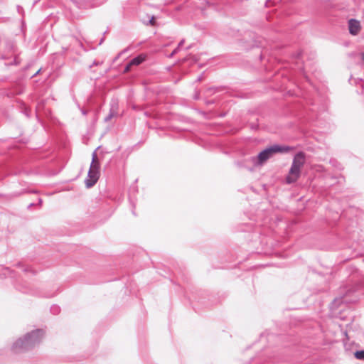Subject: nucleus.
I'll list each match as a JSON object with an SVG mask.
<instances>
[{
	"label": "nucleus",
	"mask_w": 364,
	"mask_h": 364,
	"mask_svg": "<svg viewBox=\"0 0 364 364\" xmlns=\"http://www.w3.org/2000/svg\"><path fill=\"white\" fill-rule=\"evenodd\" d=\"M46 331L43 328L33 329L19 337L11 347L14 353H23L33 350L43 340Z\"/></svg>",
	"instance_id": "f257e3e1"
},
{
	"label": "nucleus",
	"mask_w": 364,
	"mask_h": 364,
	"mask_svg": "<svg viewBox=\"0 0 364 364\" xmlns=\"http://www.w3.org/2000/svg\"><path fill=\"white\" fill-rule=\"evenodd\" d=\"M305 159L306 154L302 151L294 155L289 174L285 179L287 184H291L299 179L301 175V168L304 166Z\"/></svg>",
	"instance_id": "f03ea898"
},
{
	"label": "nucleus",
	"mask_w": 364,
	"mask_h": 364,
	"mask_svg": "<svg viewBox=\"0 0 364 364\" xmlns=\"http://www.w3.org/2000/svg\"><path fill=\"white\" fill-rule=\"evenodd\" d=\"M212 299H213V296L210 295L208 291L199 290L196 292L195 294H193L192 298H189V300L191 304H193V302L195 301L201 306L208 307L214 304V301Z\"/></svg>",
	"instance_id": "7ed1b4c3"
},
{
	"label": "nucleus",
	"mask_w": 364,
	"mask_h": 364,
	"mask_svg": "<svg viewBox=\"0 0 364 364\" xmlns=\"http://www.w3.org/2000/svg\"><path fill=\"white\" fill-rule=\"evenodd\" d=\"M100 164H90L87 178L85 179V184L87 188L94 186L97 182L100 173Z\"/></svg>",
	"instance_id": "20e7f679"
},
{
	"label": "nucleus",
	"mask_w": 364,
	"mask_h": 364,
	"mask_svg": "<svg viewBox=\"0 0 364 364\" xmlns=\"http://www.w3.org/2000/svg\"><path fill=\"white\" fill-rule=\"evenodd\" d=\"M239 231L248 233V235L245 237L249 242H257L259 237V231L255 229L252 223L242 224L239 227Z\"/></svg>",
	"instance_id": "39448f33"
},
{
	"label": "nucleus",
	"mask_w": 364,
	"mask_h": 364,
	"mask_svg": "<svg viewBox=\"0 0 364 364\" xmlns=\"http://www.w3.org/2000/svg\"><path fill=\"white\" fill-rule=\"evenodd\" d=\"M271 158L269 152L264 148L257 156H252L251 161L255 167H258L263 166Z\"/></svg>",
	"instance_id": "423d86ee"
},
{
	"label": "nucleus",
	"mask_w": 364,
	"mask_h": 364,
	"mask_svg": "<svg viewBox=\"0 0 364 364\" xmlns=\"http://www.w3.org/2000/svg\"><path fill=\"white\" fill-rule=\"evenodd\" d=\"M266 149L269 152L271 157H272L274 154H277L288 153L293 149V147L284 144H274L267 146Z\"/></svg>",
	"instance_id": "0eeeda50"
},
{
	"label": "nucleus",
	"mask_w": 364,
	"mask_h": 364,
	"mask_svg": "<svg viewBox=\"0 0 364 364\" xmlns=\"http://www.w3.org/2000/svg\"><path fill=\"white\" fill-rule=\"evenodd\" d=\"M14 287L18 291L23 294H28L38 296H42L41 294L38 290L33 289L26 282H16L14 284Z\"/></svg>",
	"instance_id": "6e6552de"
},
{
	"label": "nucleus",
	"mask_w": 364,
	"mask_h": 364,
	"mask_svg": "<svg viewBox=\"0 0 364 364\" xmlns=\"http://www.w3.org/2000/svg\"><path fill=\"white\" fill-rule=\"evenodd\" d=\"M77 9H87L93 6H96L98 3L97 0H70Z\"/></svg>",
	"instance_id": "1a4fd4ad"
},
{
	"label": "nucleus",
	"mask_w": 364,
	"mask_h": 364,
	"mask_svg": "<svg viewBox=\"0 0 364 364\" xmlns=\"http://www.w3.org/2000/svg\"><path fill=\"white\" fill-rule=\"evenodd\" d=\"M348 24L350 34L356 36L361 28L360 21L355 18H350L348 20Z\"/></svg>",
	"instance_id": "9d476101"
},
{
	"label": "nucleus",
	"mask_w": 364,
	"mask_h": 364,
	"mask_svg": "<svg viewBox=\"0 0 364 364\" xmlns=\"http://www.w3.org/2000/svg\"><path fill=\"white\" fill-rule=\"evenodd\" d=\"M343 304V297H336L329 304V309L331 311H337Z\"/></svg>",
	"instance_id": "9b49d317"
},
{
	"label": "nucleus",
	"mask_w": 364,
	"mask_h": 364,
	"mask_svg": "<svg viewBox=\"0 0 364 364\" xmlns=\"http://www.w3.org/2000/svg\"><path fill=\"white\" fill-rule=\"evenodd\" d=\"M146 55L144 54H140L136 55V57L133 58L129 63L132 64V65H139L143 62L146 60Z\"/></svg>",
	"instance_id": "f8f14e48"
},
{
	"label": "nucleus",
	"mask_w": 364,
	"mask_h": 364,
	"mask_svg": "<svg viewBox=\"0 0 364 364\" xmlns=\"http://www.w3.org/2000/svg\"><path fill=\"white\" fill-rule=\"evenodd\" d=\"M21 58H19L18 55H16L13 59L12 61L9 62V63H5V66L8 67V66H12V65H18L21 64Z\"/></svg>",
	"instance_id": "ddd939ff"
},
{
	"label": "nucleus",
	"mask_w": 364,
	"mask_h": 364,
	"mask_svg": "<svg viewBox=\"0 0 364 364\" xmlns=\"http://www.w3.org/2000/svg\"><path fill=\"white\" fill-rule=\"evenodd\" d=\"M353 355L357 360H364V349L355 351Z\"/></svg>",
	"instance_id": "4468645a"
},
{
	"label": "nucleus",
	"mask_w": 364,
	"mask_h": 364,
	"mask_svg": "<svg viewBox=\"0 0 364 364\" xmlns=\"http://www.w3.org/2000/svg\"><path fill=\"white\" fill-rule=\"evenodd\" d=\"M100 148V146H98L92 153V161H91V163L90 164H100V161L97 159V150L99 149Z\"/></svg>",
	"instance_id": "2eb2a0df"
},
{
	"label": "nucleus",
	"mask_w": 364,
	"mask_h": 364,
	"mask_svg": "<svg viewBox=\"0 0 364 364\" xmlns=\"http://www.w3.org/2000/svg\"><path fill=\"white\" fill-rule=\"evenodd\" d=\"M50 311L53 315H58L60 312V308L56 304H53L50 306Z\"/></svg>",
	"instance_id": "dca6fc26"
},
{
	"label": "nucleus",
	"mask_w": 364,
	"mask_h": 364,
	"mask_svg": "<svg viewBox=\"0 0 364 364\" xmlns=\"http://www.w3.org/2000/svg\"><path fill=\"white\" fill-rule=\"evenodd\" d=\"M114 111L113 110L112 107L109 110V114L104 119V121L105 122H109V120H111V119L114 116Z\"/></svg>",
	"instance_id": "f3484780"
},
{
	"label": "nucleus",
	"mask_w": 364,
	"mask_h": 364,
	"mask_svg": "<svg viewBox=\"0 0 364 364\" xmlns=\"http://www.w3.org/2000/svg\"><path fill=\"white\" fill-rule=\"evenodd\" d=\"M249 126L250 128L253 131H257L259 129V124L257 122H252Z\"/></svg>",
	"instance_id": "a211bd4d"
},
{
	"label": "nucleus",
	"mask_w": 364,
	"mask_h": 364,
	"mask_svg": "<svg viewBox=\"0 0 364 364\" xmlns=\"http://www.w3.org/2000/svg\"><path fill=\"white\" fill-rule=\"evenodd\" d=\"M156 23V18L154 16H151V17L149 18L147 23H146V25H151V26H155Z\"/></svg>",
	"instance_id": "6ab92c4d"
},
{
	"label": "nucleus",
	"mask_w": 364,
	"mask_h": 364,
	"mask_svg": "<svg viewBox=\"0 0 364 364\" xmlns=\"http://www.w3.org/2000/svg\"><path fill=\"white\" fill-rule=\"evenodd\" d=\"M302 55V51L301 50H297L292 53V57L295 59H299Z\"/></svg>",
	"instance_id": "aec40b11"
},
{
	"label": "nucleus",
	"mask_w": 364,
	"mask_h": 364,
	"mask_svg": "<svg viewBox=\"0 0 364 364\" xmlns=\"http://www.w3.org/2000/svg\"><path fill=\"white\" fill-rule=\"evenodd\" d=\"M129 203H130L131 206H132V214L134 215H136V213H135V210H134L135 207H136V204H135V203L133 201V200L131 198H129Z\"/></svg>",
	"instance_id": "412c9836"
},
{
	"label": "nucleus",
	"mask_w": 364,
	"mask_h": 364,
	"mask_svg": "<svg viewBox=\"0 0 364 364\" xmlns=\"http://www.w3.org/2000/svg\"><path fill=\"white\" fill-rule=\"evenodd\" d=\"M132 64L129 62L124 68L123 73H127L131 70Z\"/></svg>",
	"instance_id": "4be33fe9"
},
{
	"label": "nucleus",
	"mask_w": 364,
	"mask_h": 364,
	"mask_svg": "<svg viewBox=\"0 0 364 364\" xmlns=\"http://www.w3.org/2000/svg\"><path fill=\"white\" fill-rule=\"evenodd\" d=\"M218 91H219V88L218 87H208L206 90V92L208 93H213V92H218Z\"/></svg>",
	"instance_id": "5701e85b"
},
{
	"label": "nucleus",
	"mask_w": 364,
	"mask_h": 364,
	"mask_svg": "<svg viewBox=\"0 0 364 364\" xmlns=\"http://www.w3.org/2000/svg\"><path fill=\"white\" fill-rule=\"evenodd\" d=\"M5 275H9L11 277H14V271L10 269L9 268L6 269V273H4Z\"/></svg>",
	"instance_id": "b1692460"
},
{
	"label": "nucleus",
	"mask_w": 364,
	"mask_h": 364,
	"mask_svg": "<svg viewBox=\"0 0 364 364\" xmlns=\"http://www.w3.org/2000/svg\"><path fill=\"white\" fill-rule=\"evenodd\" d=\"M33 65V62H31V63H28L25 67H23L22 68V71L23 72H26V70H28L30 68H31Z\"/></svg>",
	"instance_id": "393cba45"
},
{
	"label": "nucleus",
	"mask_w": 364,
	"mask_h": 364,
	"mask_svg": "<svg viewBox=\"0 0 364 364\" xmlns=\"http://www.w3.org/2000/svg\"><path fill=\"white\" fill-rule=\"evenodd\" d=\"M178 48H176L168 55V58H173L178 52Z\"/></svg>",
	"instance_id": "a878e982"
},
{
	"label": "nucleus",
	"mask_w": 364,
	"mask_h": 364,
	"mask_svg": "<svg viewBox=\"0 0 364 364\" xmlns=\"http://www.w3.org/2000/svg\"><path fill=\"white\" fill-rule=\"evenodd\" d=\"M281 338L282 340H288V341H290L291 342L293 341V338L290 336H287V335H284V336H281Z\"/></svg>",
	"instance_id": "bb28decb"
},
{
	"label": "nucleus",
	"mask_w": 364,
	"mask_h": 364,
	"mask_svg": "<svg viewBox=\"0 0 364 364\" xmlns=\"http://www.w3.org/2000/svg\"><path fill=\"white\" fill-rule=\"evenodd\" d=\"M23 271L24 272H31L33 274H36V272L32 270V269H30V268L28 267H24L23 268Z\"/></svg>",
	"instance_id": "cd10ccee"
},
{
	"label": "nucleus",
	"mask_w": 364,
	"mask_h": 364,
	"mask_svg": "<svg viewBox=\"0 0 364 364\" xmlns=\"http://www.w3.org/2000/svg\"><path fill=\"white\" fill-rule=\"evenodd\" d=\"M215 101L214 100H205V103L207 105H210L215 104Z\"/></svg>",
	"instance_id": "c85d7f7f"
},
{
	"label": "nucleus",
	"mask_w": 364,
	"mask_h": 364,
	"mask_svg": "<svg viewBox=\"0 0 364 364\" xmlns=\"http://www.w3.org/2000/svg\"><path fill=\"white\" fill-rule=\"evenodd\" d=\"M100 64H102V62H99V61H97V60H95L93 61L92 64V65H90L89 66V68H92V66H94V65L97 66V65H100Z\"/></svg>",
	"instance_id": "c756f323"
},
{
	"label": "nucleus",
	"mask_w": 364,
	"mask_h": 364,
	"mask_svg": "<svg viewBox=\"0 0 364 364\" xmlns=\"http://www.w3.org/2000/svg\"><path fill=\"white\" fill-rule=\"evenodd\" d=\"M23 113L28 117L29 118L31 117V111L28 109H25L23 112Z\"/></svg>",
	"instance_id": "7c9ffc66"
},
{
	"label": "nucleus",
	"mask_w": 364,
	"mask_h": 364,
	"mask_svg": "<svg viewBox=\"0 0 364 364\" xmlns=\"http://www.w3.org/2000/svg\"><path fill=\"white\" fill-rule=\"evenodd\" d=\"M235 165L239 167V168H242L244 167V164H243V162L242 161H237L235 162Z\"/></svg>",
	"instance_id": "2f4dec72"
},
{
	"label": "nucleus",
	"mask_w": 364,
	"mask_h": 364,
	"mask_svg": "<svg viewBox=\"0 0 364 364\" xmlns=\"http://www.w3.org/2000/svg\"><path fill=\"white\" fill-rule=\"evenodd\" d=\"M41 70H42V68H39L34 74H33L30 77V78L31 79V78H33V77H36L38 75H39L41 73Z\"/></svg>",
	"instance_id": "473e14b6"
},
{
	"label": "nucleus",
	"mask_w": 364,
	"mask_h": 364,
	"mask_svg": "<svg viewBox=\"0 0 364 364\" xmlns=\"http://www.w3.org/2000/svg\"><path fill=\"white\" fill-rule=\"evenodd\" d=\"M358 55L360 57L361 63H364V52L359 53Z\"/></svg>",
	"instance_id": "72a5a7b5"
},
{
	"label": "nucleus",
	"mask_w": 364,
	"mask_h": 364,
	"mask_svg": "<svg viewBox=\"0 0 364 364\" xmlns=\"http://www.w3.org/2000/svg\"><path fill=\"white\" fill-rule=\"evenodd\" d=\"M78 107H79V109H80V112H81L82 114H83V115H85H85H87V111L85 109H84V108H82V107H80V106H78Z\"/></svg>",
	"instance_id": "f704fd0d"
},
{
	"label": "nucleus",
	"mask_w": 364,
	"mask_h": 364,
	"mask_svg": "<svg viewBox=\"0 0 364 364\" xmlns=\"http://www.w3.org/2000/svg\"><path fill=\"white\" fill-rule=\"evenodd\" d=\"M185 43V40L182 39L180 41V42L178 44V46L176 48H178V50L180 49V47L182 46Z\"/></svg>",
	"instance_id": "c9c22d12"
},
{
	"label": "nucleus",
	"mask_w": 364,
	"mask_h": 364,
	"mask_svg": "<svg viewBox=\"0 0 364 364\" xmlns=\"http://www.w3.org/2000/svg\"><path fill=\"white\" fill-rule=\"evenodd\" d=\"M129 50V47H127V48H126L123 49L120 53H119V55H122V54H124V53H127Z\"/></svg>",
	"instance_id": "e433bc0d"
},
{
	"label": "nucleus",
	"mask_w": 364,
	"mask_h": 364,
	"mask_svg": "<svg viewBox=\"0 0 364 364\" xmlns=\"http://www.w3.org/2000/svg\"><path fill=\"white\" fill-rule=\"evenodd\" d=\"M17 11L18 13H21V12H23V9L21 6H17Z\"/></svg>",
	"instance_id": "4c0bfd02"
},
{
	"label": "nucleus",
	"mask_w": 364,
	"mask_h": 364,
	"mask_svg": "<svg viewBox=\"0 0 364 364\" xmlns=\"http://www.w3.org/2000/svg\"><path fill=\"white\" fill-rule=\"evenodd\" d=\"M193 99L196 100H199L200 99V94L199 93H196L194 95Z\"/></svg>",
	"instance_id": "58836bf2"
},
{
	"label": "nucleus",
	"mask_w": 364,
	"mask_h": 364,
	"mask_svg": "<svg viewBox=\"0 0 364 364\" xmlns=\"http://www.w3.org/2000/svg\"><path fill=\"white\" fill-rule=\"evenodd\" d=\"M203 73H202L200 75H199V76L198 77V78L196 79V82H200V81H201V80H202V79H203Z\"/></svg>",
	"instance_id": "ea45409f"
},
{
	"label": "nucleus",
	"mask_w": 364,
	"mask_h": 364,
	"mask_svg": "<svg viewBox=\"0 0 364 364\" xmlns=\"http://www.w3.org/2000/svg\"><path fill=\"white\" fill-rule=\"evenodd\" d=\"M33 205H35V203H30V204L28 205L27 208H28V209H30V208H32Z\"/></svg>",
	"instance_id": "a19ab883"
},
{
	"label": "nucleus",
	"mask_w": 364,
	"mask_h": 364,
	"mask_svg": "<svg viewBox=\"0 0 364 364\" xmlns=\"http://www.w3.org/2000/svg\"><path fill=\"white\" fill-rule=\"evenodd\" d=\"M16 266H17V267H23V264H22V263H21V262H18V263L16 264Z\"/></svg>",
	"instance_id": "79ce46f5"
},
{
	"label": "nucleus",
	"mask_w": 364,
	"mask_h": 364,
	"mask_svg": "<svg viewBox=\"0 0 364 364\" xmlns=\"http://www.w3.org/2000/svg\"><path fill=\"white\" fill-rule=\"evenodd\" d=\"M254 360H255L254 357L251 358L247 364H251L253 362Z\"/></svg>",
	"instance_id": "37998d69"
},
{
	"label": "nucleus",
	"mask_w": 364,
	"mask_h": 364,
	"mask_svg": "<svg viewBox=\"0 0 364 364\" xmlns=\"http://www.w3.org/2000/svg\"><path fill=\"white\" fill-rule=\"evenodd\" d=\"M291 346V344H286V343H284V348H289V347H290Z\"/></svg>",
	"instance_id": "c03bdc74"
},
{
	"label": "nucleus",
	"mask_w": 364,
	"mask_h": 364,
	"mask_svg": "<svg viewBox=\"0 0 364 364\" xmlns=\"http://www.w3.org/2000/svg\"><path fill=\"white\" fill-rule=\"evenodd\" d=\"M191 48H192V45H190V46H187V47L186 48V50H190Z\"/></svg>",
	"instance_id": "a18cd8bd"
},
{
	"label": "nucleus",
	"mask_w": 364,
	"mask_h": 364,
	"mask_svg": "<svg viewBox=\"0 0 364 364\" xmlns=\"http://www.w3.org/2000/svg\"><path fill=\"white\" fill-rule=\"evenodd\" d=\"M120 57V55H119V54L114 58V62L116 61Z\"/></svg>",
	"instance_id": "49530a36"
},
{
	"label": "nucleus",
	"mask_w": 364,
	"mask_h": 364,
	"mask_svg": "<svg viewBox=\"0 0 364 364\" xmlns=\"http://www.w3.org/2000/svg\"><path fill=\"white\" fill-rule=\"evenodd\" d=\"M260 46H260V45H259V44H255V45H254L252 47H253V48H254V47L259 48V47H260Z\"/></svg>",
	"instance_id": "de8ad7c7"
},
{
	"label": "nucleus",
	"mask_w": 364,
	"mask_h": 364,
	"mask_svg": "<svg viewBox=\"0 0 364 364\" xmlns=\"http://www.w3.org/2000/svg\"><path fill=\"white\" fill-rule=\"evenodd\" d=\"M42 203V199L38 198V204L41 205Z\"/></svg>",
	"instance_id": "09e8293b"
},
{
	"label": "nucleus",
	"mask_w": 364,
	"mask_h": 364,
	"mask_svg": "<svg viewBox=\"0 0 364 364\" xmlns=\"http://www.w3.org/2000/svg\"><path fill=\"white\" fill-rule=\"evenodd\" d=\"M262 58H263V55H262V54L261 53V54L259 55V60H262Z\"/></svg>",
	"instance_id": "8fccbe9b"
},
{
	"label": "nucleus",
	"mask_w": 364,
	"mask_h": 364,
	"mask_svg": "<svg viewBox=\"0 0 364 364\" xmlns=\"http://www.w3.org/2000/svg\"><path fill=\"white\" fill-rule=\"evenodd\" d=\"M103 41H104V38H101V40H100V44H102V43L103 42Z\"/></svg>",
	"instance_id": "3c124183"
},
{
	"label": "nucleus",
	"mask_w": 364,
	"mask_h": 364,
	"mask_svg": "<svg viewBox=\"0 0 364 364\" xmlns=\"http://www.w3.org/2000/svg\"><path fill=\"white\" fill-rule=\"evenodd\" d=\"M21 93H22V91H19V92H18V94H21Z\"/></svg>",
	"instance_id": "603ef678"
}]
</instances>
